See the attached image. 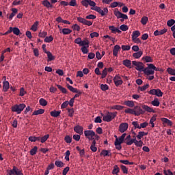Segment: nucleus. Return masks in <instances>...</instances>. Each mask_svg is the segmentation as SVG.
I'll use <instances>...</instances> for the list:
<instances>
[{"label": "nucleus", "mask_w": 175, "mask_h": 175, "mask_svg": "<svg viewBox=\"0 0 175 175\" xmlns=\"http://www.w3.org/2000/svg\"><path fill=\"white\" fill-rule=\"evenodd\" d=\"M146 111H148V113H155V110H154V109L146 105H143L142 107L139 106L134 107L135 116H140L142 114H144Z\"/></svg>", "instance_id": "obj_1"}, {"label": "nucleus", "mask_w": 175, "mask_h": 175, "mask_svg": "<svg viewBox=\"0 0 175 175\" xmlns=\"http://www.w3.org/2000/svg\"><path fill=\"white\" fill-rule=\"evenodd\" d=\"M25 109V104H19V105H15L12 107V111H14L15 113H17V114H20L23 110Z\"/></svg>", "instance_id": "obj_2"}, {"label": "nucleus", "mask_w": 175, "mask_h": 175, "mask_svg": "<svg viewBox=\"0 0 175 175\" xmlns=\"http://www.w3.org/2000/svg\"><path fill=\"white\" fill-rule=\"evenodd\" d=\"M117 117V112H108L107 114L103 116V120L106 122H110L112 120H114Z\"/></svg>", "instance_id": "obj_3"}, {"label": "nucleus", "mask_w": 175, "mask_h": 175, "mask_svg": "<svg viewBox=\"0 0 175 175\" xmlns=\"http://www.w3.org/2000/svg\"><path fill=\"white\" fill-rule=\"evenodd\" d=\"M92 10H95V12L99 13V14H100V16H106V14L109 13V10L107 9V8H103V10H102L100 7L96 6L94 8H92Z\"/></svg>", "instance_id": "obj_4"}, {"label": "nucleus", "mask_w": 175, "mask_h": 175, "mask_svg": "<svg viewBox=\"0 0 175 175\" xmlns=\"http://www.w3.org/2000/svg\"><path fill=\"white\" fill-rule=\"evenodd\" d=\"M132 64L133 65H134V66H136L135 69L137 70H139V72H143V70H144V65L143 64L142 62L133 61Z\"/></svg>", "instance_id": "obj_5"}, {"label": "nucleus", "mask_w": 175, "mask_h": 175, "mask_svg": "<svg viewBox=\"0 0 175 175\" xmlns=\"http://www.w3.org/2000/svg\"><path fill=\"white\" fill-rule=\"evenodd\" d=\"M133 143L137 147H142L143 146V142L142 140L137 141L135 139H133L129 142H126V144H127V146H131Z\"/></svg>", "instance_id": "obj_6"}, {"label": "nucleus", "mask_w": 175, "mask_h": 175, "mask_svg": "<svg viewBox=\"0 0 175 175\" xmlns=\"http://www.w3.org/2000/svg\"><path fill=\"white\" fill-rule=\"evenodd\" d=\"M113 13L117 18H123L124 20H128V15L121 13V12L118 11V9H116Z\"/></svg>", "instance_id": "obj_7"}, {"label": "nucleus", "mask_w": 175, "mask_h": 175, "mask_svg": "<svg viewBox=\"0 0 175 175\" xmlns=\"http://www.w3.org/2000/svg\"><path fill=\"white\" fill-rule=\"evenodd\" d=\"M7 175H23V173L17 167L14 166L13 169L10 170Z\"/></svg>", "instance_id": "obj_8"}, {"label": "nucleus", "mask_w": 175, "mask_h": 175, "mask_svg": "<svg viewBox=\"0 0 175 175\" xmlns=\"http://www.w3.org/2000/svg\"><path fill=\"white\" fill-rule=\"evenodd\" d=\"M77 21L79 23H81V24H83L84 25H88V27H91L92 25V21H88L85 18H81V17H77Z\"/></svg>", "instance_id": "obj_9"}, {"label": "nucleus", "mask_w": 175, "mask_h": 175, "mask_svg": "<svg viewBox=\"0 0 175 175\" xmlns=\"http://www.w3.org/2000/svg\"><path fill=\"white\" fill-rule=\"evenodd\" d=\"M128 123L126 122H124V123H121L119 126V132H120L121 133H124V132H126V131H128Z\"/></svg>", "instance_id": "obj_10"}, {"label": "nucleus", "mask_w": 175, "mask_h": 175, "mask_svg": "<svg viewBox=\"0 0 175 175\" xmlns=\"http://www.w3.org/2000/svg\"><path fill=\"white\" fill-rule=\"evenodd\" d=\"M151 69H152V68H150V64H148L147 68H144L143 72L147 76H150V75H154V73H155V71Z\"/></svg>", "instance_id": "obj_11"}, {"label": "nucleus", "mask_w": 175, "mask_h": 175, "mask_svg": "<svg viewBox=\"0 0 175 175\" xmlns=\"http://www.w3.org/2000/svg\"><path fill=\"white\" fill-rule=\"evenodd\" d=\"M74 131L79 135H83V131H84V129L80 125H77L74 127Z\"/></svg>", "instance_id": "obj_12"}, {"label": "nucleus", "mask_w": 175, "mask_h": 175, "mask_svg": "<svg viewBox=\"0 0 175 175\" xmlns=\"http://www.w3.org/2000/svg\"><path fill=\"white\" fill-rule=\"evenodd\" d=\"M167 32V29H163L160 31L156 30L154 32V36H159V35H163L164 33H166Z\"/></svg>", "instance_id": "obj_13"}, {"label": "nucleus", "mask_w": 175, "mask_h": 175, "mask_svg": "<svg viewBox=\"0 0 175 175\" xmlns=\"http://www.w3.org/2000/svg\"><path fill=\"white\" fill-rule=\"evenodd\" d=\"M120 50H121V46H120V45L116 44L114 46L113 50V55L114 57H117V55H118V51H120Z\"/></svg>", "instance_id": "obj_14"}, {"label": "nucleus", "mask_w": 175, "mask_h": 175, "mask_svg": "<svg viewBox=\"0 0 175 175\" xmlns=\"http://www.w3.org/2000/svg\"><path fill=\"white\" fill-rule=\"evenodd\" d=\"M84 135L88 139L89 137H91V136H95V133L94 131L88 130L84 131Z\"/></svg>", "instance_id": "obj_15"}, {"label": "nucleus", "mask_w": 175, "mask_h": 175, "mask_svg": "<svg viewBox=\"0 0 175 175\" xmlns=\"http://www.w3.org/2000/svg\"><path fill=\"white\" fill-rule=\"evenodd\" d=\"M123 142H121V141L118 140V138H116L115 140V146H116V150H122V146H121V144H122Z\"/></svg>", "instance_id": "obj_16"}, {"label": "nucleus", "mask_w": 175, "mask_h": 175, "mask_svg": "<svg viewBox=\"0 0 175 175\" xmlns=\"http://www.w3.org/2000/svg\"><path fill=\"white\" fill-rule=\"evenodd\" d=\"M46 55L48 57L47 62H50L55 59V56L53 55V53L50 51L46 52Z\"/></svg>", "instance_id": "obj_17"}, {"label": "nucleus", "mask_w": 175, "mask_h": 175, "mask_svg": "<svg viewBox=\"0 0 175 175\" xmlns=\"http://www.w3.org/2000/svg\"><path fill=\"white\" fill-rule=\"evenodd\" d=\"M161 121H162L163 124H167L169 126H172V125H173V122L167 118H161Z\"/></svg>", "instance_id": "obj_18"}, {"label": "nucleus", "mask_w": 175, "mask_h": 175, "mask_svg": "<svg viewBox=\"0 0 175 175\" xmlns=\"http://www.w3.org/2000/svg\"><path fill=\"white\" fill-rule=\"evenodd\" d=\"M79 46L90 47V41H88V39L85 38L83 40L81 41V45Z\"/></svg>", "instance_id": "obj_19"}, {"label": "nucleus", "mask_w": 175, "mask_h": 175, "mask_svg": "<svg viewBox=\"0 0 175 175\" xmlns=\"http://www.w3.org/2000/svg\"><path fill=\"white\" fill-rule=\"evenodd\" d=\"M61 114V111H52L50 112V115L51 117H55V118H57V117H59V115Z\"/></svg>", "instance_id": "obj_20"}, {"label": "nucleus", "mask_w": 175, "mask_h": 175, "mask_svg": "<svg viewBox=\"0 0 175 175\" xmlns=\"http://www.w3.org/2000/svg\"><path fill=\"white\" fill-rule=\"evenodd\" d=\"M123 65L124 66H126V68H129L131 69V68H132V62H131V60L129 59H125L122 62Z\"/></svg>", "instance_id": "obj_21"}, {"label": "nucleus", "mask_w": 175, "mask_h": 175, "mask_svg": "<svg viewBox=\"0 0 175 175\" xmlns=\"http://www.w3.org/2000/svg\"><path fill=\"white\" fill-rule=\"evenodd\" d=\"M143 55V51H138L133 54V58L139 59Z\"/></svg>", "instance_id": "obj_22"}, {"label": "nucleus", "mask_w": 175, "mask_h": 175, "mask_svg": "<svg viewBox=\"0 0 175 175\" xmlns=\"http://www.w3.org/2000/svg\"><path fill=\"white\" fill-rule=\"evenodd\" d=\"M9 88H10V85H9V81H4L3 85V90L4 92H7Z\"/></svg>", "instance_id": "obj_23"}, {"label": "nucleus", "mask_w": 175, "mask_h": 175, "mask_svg": "<svg viewBox=\"0 0 175 175\" xmlns=\"http://www.w3.org/2000/svg\"><path fill=\"white\" fill-rule=\"evenodd\" d=\"M100 156L103 155V157H111V153H110V151L103 150L100 154Z\"/></svg>", "instance_id": "obj_24"}, {"label": "nucleus", "mask_w": 175, "mask_h": 175, "mask_svg": "<svg viewBox=\"0 0 175 175\" xmlns=\"http://www.w3.org/2000/svg\"><path fill=\"white\" fill-rule=\"evenodd\" d=\"M149 68H152V69L153 70H156V72H163V69L155 67V66L153 64H150Z\"/></svg>", "instance_id": "obj_25"}, {"label": "nucleus", "mask_w": 175, "mask_h": 175, "mask_svg": "<svg viewBox=\"0 0 175 175\" xmlns=\"http://www.w3.org/2000/svg\"><path fill=\"white\" fill-rule=\"evenodd\" d=\"M95 144H96V141L94 140L92 143V145L90 146V150L93 152H96V151L98 150V148L95 146Z\"/></svg>", "instance_id": "obj_26"}, {"label": "nucleus", "mask_w": 175, "mask_h": 175, "mask_svg": "<svg viewBox=\"0 0 175 175\" xmlns=\"http://www.w3.org/2000/svg\"><path fill=\"white\" fill-rule=\"evenodd\" d=\"M38 25H39V22L36 21L31 27V31H33V32H36L38 31Z\"/></svg>", "instance_id": "obj_27"}, {"label": "nucleus", "mask_w": 175, "mask_h": 175, "mask_svg": "<svg viewBox=\"0 0 175 175\" xmlns=\"http://www.w3.org/2000/svg\"><path fill=\"white\" fill-rule=\"evenodd\" d=\"M118 173H120V167H118V165H115L113 166V170L112 171V174L118 175Z\"/></svg>", "instance_id": "obj_28"}, {"label": "nucleus", "mask_w": 175, "mask_h": 175, "mask_svg": "<svg viewBox=\"0 0 175 175\" xmlns=\"http://www.w3.org/2000/svg\"><path fill=\"white\" fill-rule=\"evenodd\" d=\"M44 113V109H40L37 111H34L32 113V116H39V114H43Z\"/></svg>", "instance_id": "obj_29"}, {"label": "nucleus", "mask_w": 175, "mask_h": 175, "mask_svg": "<svg viewBox=\"0 0 175 175\" xmlns=\"http://www.w3.org/2000/svg\"><path fill=\"white\" fill-rule=\"evenodd\" d=\"M57 88L62 92V94H68V90L66 88L62 87L61 85H57Z\"/></svg>", "instance_id": "obj_30"}, {"label": "nucleus", "mask_w": 175, "mask_h": 175, "mask_svg": "<svg viewBox=\"0 0 175 175\" xmlns=\"http://www.w3.org/2000/svg\"><path fill=\"white\" fill-rule=\"evenodd\" d=\"M124 105L129 107H133V106H135V103L133 100H127L124 102Z\"/></svg>", "instance_id": "obj_31"}, {"label": "nucleus", "mask_w": 175, "mask_h": 175, "mask_svg": "<svg viewBox=\"0 0 175 175\" xmlns=\"http://www.w3.org/2000/svg\"><path fill=\"white\" fill-rule=\"evenodd\" d=\"M12 32H13L14 35L18 36L20 35V29L18 27H12Z\"/></svg>", "instance_id": "obj_32"}, {"label": "nucleus", "mask_w": 175, "mask_h": 175, "mask_svg": "<svg viewBox=\"0 0 175 175\" xmlns=\"http://www.w3.org/2000/svg\"><path fill=\"white\" fill-rule=\"evenodd\" d=\"M53 40H54V38H53L52 36H50L48 37H45L44 42H45L46 43H50L53 42Z\"/></svg>", "instance_id": "obj_33"}, {"label": "nucleus", "mask_w": 175, "mask_h": 175, "mask_svg": "<svg viewBox=\"0 0 175 175\" xmlns=\"http://www.w3.org/2000/svg\"><path fill=\"white\" fill-rule=\"evenodd\" d=\"M124 107V106H121V105H113L111 107V109L112 110H122Z\"/></svg>", "instance_id": "obj_34"}, {"label": "nucleus", "mask_w": 175, "mask_h": 175, "mask_svg": "<svg viewBox=\"0 0 175 175\" xmlns=\"http://www.w3.org/2000/svg\"><path fill=\"white\" fill-rule=\"evenodd\" d=\"M36 152H38V146H34L31 150H30V155H36Z\"/></svg>", "instance_id": "obj_35"}, {"label": "nucleus", "mask_w": 175, "mask_h": 175, "mask_svg": "<svg viewBox=\"0 0 175 175\" xmlns=\"http://www.w3.org/2000/svg\"><path fill=\"white\" fill-rule=\"evenodd\" d=\"M62 33L64 35H69V33H72V30L68 28H64L62 29Z\"/></svg>", "instance_id": "obj_36"}, {"label": "nucleus", "mask_w": 175, "mask_h": 175, "mask_svg": "<svg viewBox=\"0 0 175 175\" xmlns=\"http://www.w3.org/2000/svg\"><path fill=\"white\" fill-rule=\"evenodd\" d=\"M139 36H140V31H139L138 30L135 31L133 32L132 39L139 38Z\"/></svg>", "instance_id": "obj_37"}, {"label": "nucleus", "mask_w": 175, "mask_h": 175, "mask_svg": "<svg viewBox=\"0 0 175 175\" xmlns=\"http://www.w3.org/2000/svg\"><path fill=\"white\" fill-rule=\"evenodd\" d=\"M148 87H150V85L148 83H146L144 86L138 87V90H139V91H146V90H147V88H148Z\"/></svg>", "instance_id": "obj_38"}, {"label": "nucleus", "mask_w": 175, "mask_h": 175, "mask_svg": "<svg viewBox=\"0 0 175 175\" xmlns=\"http://www.w3.org/2000/svg\"><path fill=\"white\" fill-rule=\"evenodd\" d=\"M167 73H169V75H171V76H175V70L172 68H168L167 69Z\"/></svg>", "instance_id": "obj_39"}, {"label": "nucleus", "mask_w": 175, "mask_h": 175, "mask_svg": "<svg viewBox=\"0 0 175 175\" xmlns=\"http://www.w3.org/2000/svg\"><path fill=\"white\" fill-rule=\"evenodd\" d=\"M55 165L57 167H64V163L61 161H55Z\"/></svg>", "instance_id": "obj_40"}, {"label": "nucleus", "mask_w": 175, "mask_h": 175, "mask_svg": "<svg viewBox=\"0 0 175 175\" xmlns=\"http://www.w3.org/2000/svg\"><path fill=\"white\" fill-rule=\"evenodd\" d=\"M67 88L71 92H77V89L73 88L72 85L67 84Z\"/></svg>", "instance_id": "obj_41"}, {"label": "nucleus", "mask_w": 175, "mask_h": 175, "mask_svg": "<svg viewBox=\"0 0 175 175\" xmlns=\"http://www.w3.org/2000/svg\"><path fill=\"white\" fill-rule=\"evenodd\" d=\"M148 21V17H147V16H144L141 19V23L143 25H146V24H147Z\"/></svg>", "instance_id": "obj_42"}, {"label": "nucleus", "mask_w": 175, "mask_h": 175, "mask_svg": "<svg viewBox=\"0 0 175 175\" xmlns=\"http://www.w3.org/2000/svg\"><path fill=\"white\" fill-rule=\"evenodd\" d=\"M142 59L146 62H152V58L150 56H145Z\"/></svg>", "instance_id": "obj_43"}, {"label": "nucleus", "mask_w": 175, "mask_h": 175, "mask_svg": "<svg viewBox=\"0 0 175 175\" xmlns=\"http://www.w3.org/2000/svg\"><path fill=\"white\" fill-rule=\"evenodd\" d=\"M50 137V135L47 134L46 135H44L42 137H41V143H46L47 142V139Z\"/></svg>", "instance_id": "obj_44"}, {"label": "nucleus", "mask_w": 175, "mask_h": 175, "mask_svg": "<svg viewBox=\"0 0 175 175\" xmlns=\"http://www.w3.org/2000/svg\"><path fill=\"white\" fill-rule=\"evenodd\" d=\"M152 106H159L160 103H159V100H158V98H154L153 101H152Z\"/></svg>", "instance_id": "obj_45"}, {"label": "nucleus", "mask_w": 175, "mask_h": 175, "mask_svg": "<svg viewBox=\"0 0 175 175\" xmlns=\"http://www.w3.org/2000/svg\"><path fill=\"white\" fill-rule=\"evenodd\" d=\"M40 105L41 106H47V100H46L44 98H40Z\"/></svg>", "instance_id": "obj_46"}, {"label": "nucleus", "mask_w": 175, "mask_h": 175, "mask_svg": "<svg viewBox=\"0 0 175 175\" xmlns=\"http://www.w3.org/2000/svg\"><path fill=\"white\" fill-rule=\"evenodd\" d=\"M175 24V21L174 19H170L167 22V25L168 27H173V25H174Z\"/></svg>", "instance_id": "obj_47"}, {"label": "nucleus", "mask_w": 175, "mask_h": 175, "mask_svg": "<svg viewBox=\"0 0 175 175\" xmlns=\"http://www.w3.org/2000/svg\"><path fill=\"white\" fill-rule=\"evenodd\" d=\"M163 96V92L160 89H156V96L161 97Z\"/></svg>", "instance_id": "obj_48"}, {"label": "nucleus", "mask_w": 175, "mask_h": 175, "mask_svg": "<svg viewBox=\"0 0 175 175\" xmlns=\"http://www.w3.org/2000/svg\"><path fill=\"white\" fill-rule=\"evenodd\" d=\"M120 169H122V170L124 174H128V168H126V166H125L124 165H121Z\"/></svg>", "instance_id": "obj_49"}, {"label": "nucleus", "mask_w": 175, "mask_h": 175, "mask_svg": "<svg viewBox=\"0 0 175 175\" xmlns=\"http://www.w3.org/2000/svg\"><path fill=\"white\" fill-rule=\"evenodd\" d=\"M113 83L116 87H118L119 85H122L124 81H122V79H119V80L113 81Z\"/></svg>", "instance_id": "obj_50"}, {"label": "nucleus", "mask_w": 175, "mask_h": 175, "mask_svg": "<svg viewBox=\"0 0 175 175\" xmlns=\"http://www.w3.org/2000/svg\"><path fill=\"white\" fill-rule=\"evenodd\" d=\"M154 121H157V117L152 116L150 120V124L152 125V128H154V126H155V124H154Z\"/></svg>", "instance_id": "obj_51"}, {"label": "nucleus", "mask_w": 175, "mask_h": 175, "mask_svg": "<svg viewBox=\"0 0 175 175\" xmlns=\"http://www.w3.org/2000/svg\"><path fill=\"white\" fill-rule=\"evenodd\" d=\"M101 75H102L101 79H105V77H106V76H107V68H104Z\"/></svg>", "instance_id": "obj_52"}, {"label": "nucleus", "mask_w": 175, "mask_h": 175, "mask_svg": "<svg viewBox=\"0 0 175 175\" xmlns=\"http://www.w3.org/2000/svg\"><path fill=\"white\" fill-rule=\"evenodd\" d=\"M86 20H95L96 18V16L94 14H90L85 16Z\"/></svg>", "instance_id": "obj_53"}, {"label": "nucleus", "mask_w": 175, "mask_h": 175, "mask_svg": "<svg viewBox=\"0 0 175 175\" xmlns=\"http://www.w3.org/2000/svg\"><path fill=\"white\" fill-rule=\"evenodd\" d=\"M38 36L39 38H46V36H47V32L40 31Z\"/></svg>", "instance_id": "obj_54"}, {"label": "nucleus", "mask_w": 175, "mask_h": 175, "mask_svg": "<svg viewBox=\"0 0 175 175\" xmlns=\"http://www.w3.org/2000/svg\"><path fill=\"white\" fill-rule=\"evenodd\" d=\"M124 113H129V114H134L135 115V109H127L124 110Z\"/></svg>", "instance_id": "obj_55"}, {"label": "nucleus", "mask_w": 175, "mask_h": 175, "mask_svg": "<svg viewBox=\"0 0 175 175\" xmlns=\"http://www.w3.org/2000/svg\"><path fill=\"white\" fill-rule=\"evenodd\" d=\"M122 49L123 50V51H128L131 50V45H122Z\"/></svg>", "instance_id": "obj_56"}, {"label": "nucleus", "mask_w": 175, "mask_h": 175, "mask_svg": "<svg viewBox=\"0 0 175 175\" xmlns=\"http://www.w3.org/2000/svg\"><path fill=\"white\" fill-rule=\"evenodd\" d=\"M100 89L102 90V91H107V90H109V85L106 84H101Z\"/></svg>", "instance_id": "obj_57"}, {"label": "nucleus", "mask_w": 175, "mask_h": 175, "mask_svg": "<svg viewBox=\"0 0 175 175\" xmlns=\"http://www.w3.org/2000/svg\"><path fill=\"white\" fill-rule=\"evenodd\" d=\"M64 140H65L66 143H72V137H70L69 135H66L64 137Z\"/></svg>", "instance_id": "obj_58"}, {"label": "nucleus", "mask_w": 175, "mask_h": 175, "mask_svg": "<svg viewBox=\"0 0 175 175\" xmlns=\"http://www.w3.org/2000/svg\"><path fill=\"white\" fill-rule=\"evenodd\" d=\"M121 31H128V29H129V27H128V25H122L120 27Z\"/></svg>", "instance_id": "obj_59"}, {"label": "nucleus", "mask_w": 175, "mask_h": 175, "mask_svg": "<svg viewBox=\"0 0 175 175\" xmlns=\"http://www.w3.org/2000/svg\"><path fill=\"white\" fill-rule=\"evenodd\" d=\"M109 29L111 31L112 33H116V32H117L118 28L114 26H109Z\"/></svg>", "instance_id": "obj_60"}, {"label": "nucleus", "mask_w": 175, "mask_h": 175, "mask_svg": "<svg viewBox=\"0 0 175 175\" xmlns=\"http://www.w3.org/2000/svg\"><path fill=\"white\" fill-rule=\"evenodd\" d=\"M42 5L45 7L49 8V6L50 5V1L49 0H44L42 1Z\"/></svg>", "instance_id": "obj_61"}, {"label": "nucleus", "mask_w": 175, "mask_h": 175, "mask_svg": "<svg viewBox=\"0 0 175 175\" xmlns=\"http://www.w3.org/2000/svg\"><path fill=\"white\" fill-rule=\"evenodd\" d=\"M88 47L87 46H82L81 50L83 54H88Z\"/></svg>", "instance_id": "obj_62"}, {"label": "nucleus", "mask_w": 175, "mask_h": 175, "mask_svg": "<svg viewBox=\"0 0 175 175\" xmlns=\"http://www.w3.org/2000/svg\"><path fill=\"white\" fill-rule=\"evenodd\" d=\"M81 3H82L83 6H85V8H88V5H90L89 0H83L81 1Z\"/></svg>", "instance_id": "obj_63"}, {"label": "nucleus", "mask_w": 175, "mask_h": 175, "mask_svg": "<svg viewBox=\"0 0 175 175\" xmlns=\"http://www.w3.org/2000/svg\"><path fill=\"white\" fill-rule=\"evenodd\" d=\"M132 41L134 42V43H137V44H142V40H139V38H132Z\"/></svg>", "instance_id": "obj_64"}]
</instances>
